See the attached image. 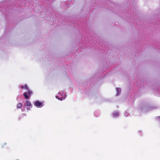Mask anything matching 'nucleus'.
I'll list each match as a JSON object with an SVG mask.
<instances>
[{"mask_svg":"<svg viewBox=\"0 0 160 160\" xmlns=\"http://www.w3.org/2000/svg\"><path fill=\"white\" fill-rule=\"evenodd\" d=\"M27 109H29V108H28H28H27Z\"/></svg>","mask_w":160,"mask_h":160,"instance_id":"nucleus-11","label":"nucleus"},{"mask_svg":"<svg viewBox=\"0 0 160 160\" xmlns=\"http://www.w3.org/2000/svg\"><path fill=\"white\" fill-rule=\"evenodd\" d=\"M24 105L30 108H31L32 107V105L31 102L28 101H27L25 103H24Z\"/></svg>","mask_w":160,"mask_h":160,"instance_id":"nucleus-3","label":"nucleus"},{"mask_svg":"<svg viewBox=\"0 0 160 160\" xmlns=\"http://www.w3.org/2000/svg\"><path fill=\"white\" fill-rule=\"evenodd\" d=\"M119 116V112L118 111L114 112L112 114V116L114 118H116Z\"/></svg>","mask_w":160,"mask_h":160,"instance_id":"nucleus-4","label":"nucleus"},{"mask_svg":"<svg viewBox=\"0 0 160 160\" xmlns=\"http://www.w3.org/2000/svg\"><path fill=\"white\" fill-rule=\"evenodd\" d=\"M128 112H125V115H124L125 116V117H128Z\"/></svg>","mask_w":160,"mask_h":160,"instance_id":"nucleus-10","label":"nucleus"},{"mask_svg":"<svg viewBox=\"0 0 160 160\" xmlns=\"http://www.w3.org/2000/svg\"><path fill=\"white\" fill-rule=\"evenodd\" d=\"M34 105L36 107L40 108L44 106V104L39 101H36L33 102Z\"/></svg>","mask_w":160,"mask_h":160,"instance_id":"nucleus-1","label":"nucleus"},{"mask_svg":"<svg viewBox=\"0 0 160 160\" xmlns=\"http://www.w3.org/2000/svg\"><path fill=\"white\" fill-rule=\"evenodd\" d=\"M58 93H59V94H60V92H58Z\"/></svg>","mask_w":160,"mask_h":160,"instance_id":"nucleus-13","label":"nucleus"},{"mask_svg":"<svg viewBox=\"0 0 160 160\" xmlns=\"http://www.w3.org/2000/svg\"><path fill=\"white\" fill-rule=\"evenodd\" d=\"M23 95L26 99H28V98L29 96L27 95V92H24L23 93Z\"/></svg>","mask_w":160,"mask_h":160,"instance_id":"nucleus-7","label":"nucleus"},{"mask_svg":"<svg viewBox=\"0 0 160 160\" xmlns=\"http://www.w3.org/2000/svg\"><path fill=\"white\" fill-rule=\"evenodd\" d=\"M22 104L21 103H18L17 105V107L18 108H20L22 107Z\"/></svg>","mask_w":160,"mask_h":160,"instance_id":"nucleus-8","label":"nucleus"},{"mask_svg":"<svg viewBox=\"0 0 160 160\" xmlns=\"http://www.w3.org/2000/svg\"><path fill=\"white\" fill-rule=\"evenodd\" d=\"M116 90L117 92L116 95L118 96L119 94V93L121 92V89L119 88H116Z\"/></svg>","mask_w":160,"mask_h":160,"instance_id":"nucleus-6","label":"nucleus"},{"mask_svg":"<svg viewBox=\"0 0 160 160\" xmlns=\"http://www.w3.org/2000/svg\"><path fill=\"white\" fill-rule=\"evenodd\" d=\"M66 97V96H65L64 97H63L62 96V94H61L60 95H59V96H56V98L58 99L59 100H60L61 101H62L63 100H64Z\"/></svg>","mask_w":160,"mask_h":160,"instance_id":"nucleus-2","label":"nucleus"},{"mask_svg":"<svg viewBox=\"0 0 160 160\" xmlns=\"http://www.w3.org/2000/svg\"><path fill=\"white\" fill-rule=\"evenodd\" d=\"M28 91V93L29 94L31 95L32 93V91H29V90H27Z\"/></svg>","mask_w":160,"mask_h":160,"instance_id":"nucleus-9","label":"nucleus"},{"mask_svg":"<svg viewBox=\"0 0 160 160\" xmlns=\"http://www.w3.org/2000/svg\"><path fill=\"white\" fill-rule=\"evenodd\" d=\"M158 118H160V117H158Z\"/></svg>","mask_w":160,"mask_h":160,"instance_id":"nucleus-12","label":"nucleus"},{"mask_svg":"<svg viewBox=\"0 0 160 160\" xmlns=\"http://www.w3.org/2000/svg\"><path fill=\"white\" fill-rule=\"evenodd\" d=\"M20 88H21L22 89H25L27 90H28V86L27 85H25L24 86V85H22L20 86Z\"/></svg>","mask_w":160,"mask_h":160,"instance_id":"nucleus-5","label":"nucleus"}]
</instances>
